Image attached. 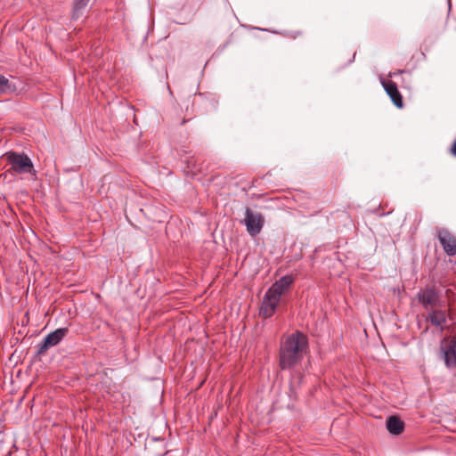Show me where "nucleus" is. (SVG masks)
Listing matches in <instances>:
<instances>
[{"label": "nucleus", "instance_id": "obj_3", "mask_svg": "<svg viewBox=\"0 0 456 456\" xmlns=\"http://www.w3.org/2000/svg\"><path fill=\"white\" fill-rule=\"evenodd\" d=\"M8 162L12 168L18 173H31L33 171V163L25 154L9 152L6 154Z\"/></svg>", "mask_w": 456, "mask_h": 456}, {"label": "nucleus", "instance_id": "obj_13", "mask_svg": "<svg viewBox=\"0 0 456 456\" xmlns=\"http://www.w3.org/2000/svg\"><path fill=\"white\" fill-rule=\"evenodd\" d=\"M15 90V86L10 85L9 80L0 75V95L7 93H12Z\"/></svg>", "mask_w": 456, "mask_h": 456}, {"label": "nucleus", "instance_id": "obj_14", "mask_svg": "<svg viewBox=\"0 0 456 456\" xmlns=\"http://www.w3.org/2000/svg\"><path fill=\"white\" fill-rule=\"evenodd\" d=\"M90 0H73L74 15L78 16L81 10H84Z\"/></svg>", "mask_w": 456, "mask_h": 456}, {"label": "nucleus", "instance_id": "obj_12", "mask_svg": "<svg viewBox=\"0 0 456 456\" xmlns=\"http://www.w3.org/2000/svg\"><path fill=\"white\" fill-rule=\"evenodd\" d=\"M428 320L435 326L443 330V325L446 322V313L443 310L434 309L428 314Z\"/></svg>", "mask_w": 456, "mask_h": 456}, {"label": "nucleus", "instance_id": "obj_4", "mask_svg": "<svg viewBox=\"0 0 456 456\" xmlns=\"http://www.w3.org/2000/svg\"><path fill=\"white\" fill-rule=\"evenodd\" d=\"M67 328H60L49 333L44 340L39 344L38 354H45L50 347L58 345L68 334Z\"/></svg>", "mask_w": 456, "mask_h": 456}, {"label": "nucleus", "instance_id": "obj_6", "mask_svg": "<svg viewBox=\"0 0 456 456\" xmlns=\"http://www.w3.org/2000/svg\"><path fill=\"white\" fill-rule=\"evenodd\" d=\"M436 237L444 249L450 256L456 255V238L447 229H437Z\"/></svg>", "mask_w": 456, "mask_h": 456}, {"label": "nucleus", "instance_id": "obj_5", "mask_svg": "<svg viewBox=\"0 0 456 456\" xmlns=\"http://www.w3.org/2000/svg\"><path fill=\"white\" fill-rule=\"evenodd\" d=\"M441 352L447 367H456V338H444L441 342Z\"/></svg>", "mask_w": 456, "mask_h": 456}, {"label": "nucleus", "instance_id": "obj_7", "mask_svg": "<svg viewBox=\"0 0 456 456\" xmlns=\"http://www.w3.org/2000/svg\"><path fill=\"white\" fill-rule=\"evenodd\" d=\"M280 297L267 290L265 295L264 296L259 314L264 318H269L273 316V314L275 313L277 305L280 303Z\"/></svg>", "mask_w": 456, "mask_h": 456}, {"label": "nucleus", "instance_id": "obj_1", "mask_svg": "<svg viewBox=\"0 0 456 456\" xmlns=\"http://www.w3.org/2000/svg\"><path fill=\"white\" fill-rule=\"evenodd\" d=\"M308 348L307 337L296 331L286 337L281 343L280 367L282 370L292 369L298 364Z\"/></svg>", "mask_w": 456, "mask_h": 456}, {"label": "nucleus", "instance_id": "obj_10", "mask_svg": "<svg viewBox=\"0 0 456 456\" xmlns=\"http://www.w3.org/2000/svg\"><path fill=\"white\" fill-rule=\"evenodd\" d=\"M294 279L291 275L282 276L281 279L276 281L268 290L271 293L277 295L281 297V296L289 289L290 285L293 283Z\"/></svg>", "mask_w": 456, "mask_h": 456}, {"label": "nucleus", "instance_id": "obj_15", "mask_svg": "<svg viewBox=\"0 0 456 456\" xmlns=\"http://www.w3.org/2000/svg\"><path fill=\"white\" fill-rule=\"evenodd\" d=\"M451 153L452 156L456 157V140L453 142L451 147Z\"/></svg>", "mask_w": 456, "mask_h": 456}, {"label": "nucleus", "instance_id": "obj_9", "mask_svg": "<svg viewBox=\"0 0 456 456\" xmlns=\"http://www.w3.org/2000/svg\"><path fill=\"white\" fill-rule=\"evenodd\" d=\"M382 86L393 103L399 109L403 107V101L401 93L397 88V85L391 80H382Z\"/></svg>", "mask_w": 456, "mask_h": 456}, {"label": "nucleus", "instance_id": "obj_11", "mask_svg": "<svg viewBox=\"0 0 456 456\" xmlns=\"http://www.w3.org/2000/svg\"><path fill=\"white\" fill-rule=\"evenodd\" d=\"M387 428L393 435H400L404 429V423L397 416H390L387 419Z\"/></svg>", "mask_w": 456, "mask_h": 456}, {"label": "nucleus", "instance_id": "obj_8", "mask_svg": "<svg viewBox=\"0 0 456 456\" xmlns=\"http://www.w3.org/2000/svg\"><path fill=\"white\" fill-rule=\"evenodd\" d=\"M419 301L423 305L425 309L434 308L439 305V295L433 288H426L418 294Z\"/></svg>", "mask_w": 456, "mask_h": 456}, {"label": "nucleus", "instance_id": "obj_2", "mask_svg": "<svg viewBox=\"0 0 456 456\" xmlns=\"http://www.w3.org/2000/svg\"><path fill=\"white\" fill-rule=\"evenodd\" d=\"M243 223L248 234L255 237L261 232L265 224V217L261 213H255L247 208Z\"/></svg>", "mask_w": 456, "mask_h": 456}]
</instances>
